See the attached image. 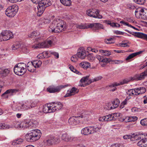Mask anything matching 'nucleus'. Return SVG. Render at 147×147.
Here are the masks:
<instances>
[{
    "label": "nucleus",
    "mask_w": 147,
    "mask_h": 147,
    "mask_svg": "<svg viewBox=\"0 0 147 147\" xmlns=\"http://www.w3.org/2000/svg\"><path fill=\"white\" fill-rule=\"evenodd\" d=\"M110 59H108L107 58H102V60H101V62H102L104 63H108L110 62Z\"/></svg>",
    "instance_id": "obj_60"
},
{
    "label": "nucleus",
    "mask_w": 147,
    "mask_h": 147,
    "mask_svg": "<svg viewBox=\"0 0 147 147\" xmlns=\"http://www.w3.org/2000/svg\"><path fill=\"white\" fill-rule=\"evenodd\" d=\"M54 33H57L63 32L65 30L66 28H53Z\"/></svg>",
    "instance_id": "obj_46"
},
{
    "label": "nucleus",
    "mask_w": 147,
    "mask_h": 147,
    "mask_svg": "<svg viewBox=\"0 0 147 147\" xmlns=\"http://www.w3.org/2000/svg\"><path fill=\"white\" fill-rule=\"evenodd\" d=\"M110 116L108 115L105 116L100 117L99 118L98 120L100 121H110L109 118Z\"/></svg>",
    "instance_id": "obj_36"
},
{
    "label": "nucleus",
    "mask_w": 147,
    "mask_h": 147,
    "mask_svg": "<svg viewBox=\"0 0 147 147\" xmlns=\"http://www.w3.org/2000/svg\"><path fill=\"white\" fill-rule=\"evenodd\" d=\"M34 3L38 4L37 6L38 9L37 15L41 16L44 12L45 8L51 5L50 0H31Z\"/></svg>",
    "instance_id": "obj_2"
},
{
    "label": "nucleus",
    "mask_w": 147,
    "mask_h": 147,
    "mask_svg": "<svg viewBox=\"0 0 147 147\" xmlns=\"http://www.w3.org/2000/svg\"><path fill=\"white\" fill-rule=\"evenodd\" d=\"M129 139L132 142L140 140L137 143L138 146L141 147H147V134L146 135L142 133L133 134L129 135Z\"/></svg>",
    "instance_id": "obj_1"
},
{
    "label": "nucleus",
    "mask_w": 147,
    "mask_h": 147,
    "mask_svg": "<svg viewBox=\"0 0 147 147\" xmlns=\"http://www.w3.org/2000/svg\"><path fill=\"white\" fill-rule=\"evenodd\" d=\"M33 65L36 68L40 67L41 65L42 62L39 60H36L31 61Z\"/></svg>",
    "instance_id": "obj_27"
},
{
    "label": "nucleus",
    "mask_w": 147,
    "mask_h": 147,
    "mask_svg": "<svg viewBox=\"0 0 147 147\" xmlns=\"http://www.w3.org/2000/svg\"><path fill=\"white\" fill-rule=\"evenodd\" d=\"M22 50L23 52L25 53H27L29 52V50L28 47H23L22 48Z\"/></svg>",
    "instance_id": "obj_58"
},
{
    "label": "nucleus",
    "mask_w": 147,
    "mask_h": 147,
    "mask_svg": "<svg viewBox=\"0 0 147 147\" xmlns=\"http://www.w3.org/2000/svg\"><path fill=\"white\" fill-rule=\"evenodd\" d=\"M69 68L71 71L78 74H80V72L77 71L76 69L74 68L73 66L71 65H69Z\"/></svg>",
    "instance_id": "obj_48"
},
{
    "label": "nucleus",
    "mask_w": 147,
    "mask_h": 147,
    "mask_svg": "<svg viewBox=\"0 0 147 147\" xmlns=\"http://www.w3.org/2000/svg\"><path fill=\"white\" fill-rule=\"evenodd\" d=\"M99 51L101 54L104 56H109L111 54V52L108 50H103L102 49L100 50Z\"/></svg>",
    "instance_id": "obj_38"
},
{
    "label": "nucleus",
    "mask_w": 147,
    "mask_h": 147,
    "mask_svg": "<svg viewBox=\"0 0 147 147\" xmlns=\"http://www.w3.org/2000/svg\"><path fill=\"white\" fill-rule=\"evenodd\" d=\"M136 88L134 89H131L129 90V95H136Z\"/></svg>",
    "instance_id": "obj_52"
},
{
    "label": "nucleus",
    "mask_w": 147,
    "mask_h": 147,
    "mask_svg": "<svg viewBox=\"0 0 147 147\" xmlns=\"http://www.w3.org/2000/svg\"><path fill=\"white\" fill-rule=\"evenodd\" d=\"M123 61L122 60H114L112 61V62L115 64H120L123 63Z\"/></svg>",
    "instance_id": "obj_62"
},
{
    "label": "nucleus",
    "mask_w": 147,
    "mask_h": 147,
    "mask_svg": "<svg viewBox=\"0 0 147 147\" xmlns=\"http://www.w3.org/2000/svg\"><path fill=\"white\" fill-rule=\"evenodd\" d=\"M142 52V51H140L139 52H137L136 53H133L131 54H129V61L130 59L136 56L139 55Z\"/></svg>",
    "instance_id": "obj_43"
},
{
    "label": "nucleus",
    "mask_w": 147,
    "mask_h": 147,
    "mask_svg": "<svg viewBox=\"0 0 147 147\" xmlns=\"http://www.w3.org/2000/svg\"><path fill=\"white\" fill-rule=\"evenodd\" d=\"M89 76L83 77L80 80V86L81 87H84L91 83L90 79H89Z\"/></svg>",
    "instance_id": "obj_16"
},
{
    "label": "nucleus",
    "mask_w": 147,
    "mask_h": 147,
    "mask_svg": "<svg viewBox=\"0 0 147 147\" xmlns=\"http://www.w3.org/2000/svg\"><path fill=\"white\" fill-rule=\"evenodd\" d=\"M104 108L105 109L108 110L114 109L111 102L106 103L105 106Z\"/></svg>",
    "instance_id": "obj_39"
},
{
    "label": "nucleus",
    "mask_w": 147,
    "mask_h": 147,
    "mask_svg": "<svg viewBox=\"0 0 147 147\" xmlns=\"http://www.w3.org/2000/svg\"><path fill=\"white\" fill-rule=\"evenodd\" d=\"M49 106L50 109L51 110L50 111H51V113L57 111V109H56L54 103L51 105L49 104Z\"/></svg>",
    "instance_id": "obj_47"
},
{
    "label": "nucleus",
    "mask_w": 147,
    "mask_h": 147,
    "mask_svg": "<svg viewBox=\"0 0 147 147\" xmlns=\"http://www.w3.org/2000/svg\"><path fill=\"white\" fill-rule=\"evenodd\" d=\"M105 22L106 24L110 25V26L112 27H119L121 26L119 24L113 22L111 21H109V20H106L105 21Z\"/></svg>",
    "instance_id": "obj_30"
},
{
    "label": "nucleus",
    "mask_w": 147,
    "mask_h": 147,
    "mask_svg": "<svg viewBox=\"0 0 147 147\" xmlns=\"http://www.w3.org/2000/svg\"><path fill=\"white\" fill-rule=\"evenodd\" d=\"M18 7L16 5H14L10 6L6 9L5 14L9 17H13L18 12Z\"/></svg>",
    "instance_id": "obj_7"
},
{
    "label": "nucleus",
    "mask_w": 147,
    "mask_h": 147,
    "mask_svg": "<svg viewBox=\"0 0 147 147\" xmlns=\"http://www.w3.org/2000/svg\"><path fill=\"white\" fill-rule=\"evenodd\" d=\"M54 137L51 136L48 137L46 140H44L45 143L48 145H50L54 143Z\"/></svg>",
    "instance_id": "obj_31"
},
{
    "label": "nucleus",
    "mask_w": 147,
    "mask_h": 147,
    "mask_svg": "<svg viewBox=\"0 0 147 147\" xmlns=\"http://www.w3.org/2000/svg\"><path fill=\"white\" fill-rule=\"evenodd\" d=\"M26 65L28 70L30 72H33L35 70L36 68L33 66L31 62H28Z\"/></svg>",
    "instance_id": "obj_25"
},
{
    "label": "nucleus",
    "mask_w": 147,
    "mask_h": 147,
    "mask_svg": "<svg viewBox=\"0 0 147 147\" xmlns=\"http://www.w3.org/2000/svg\"><path fill=\"white\" fill-rule=\"evenodd\" d=\"M39 43L40 48H47L50 47L47 39L44 41Z\"/></svg>",
    "instance_id": "obj_29"
},
{
    "label": "nucleus",
    "mask_w": 147,
    "mask_h": 147,
    "mask_svg": "<svg viewBox=\"0 0 147 147\" xmlns=\"http://www.w3.org/2000/svg\"><path fill=\"white\" fill-rule=\"evenodd\" d=\"M80 66L85 69H87L90 67V64L86 61H84L80 64Z\"/></svg>",
    "instance_id": "obj_32"
},
{
    "label": "nucleus",
    "mask_w": 147,
    "mask_h": 147,
    "mask_svg": "<svg viewBox=\"0 0 147 147\" xmlns=\"http://www.w3.org/2000/svg\"><path fill=\"white\" fill-rule=\"evenodd\" d=\"M0 127L2 129H7L12 128L14 127V125H9L4 123H0Z\"/></svg>",
    "instance_id": "obj_33"
},
{
    "label": "nucleus",
    "mask_w": 147,
    "mask_h": 147,
    "mask_svg": "<svg viewBox=\"0 0 147 147\" xmlns=\"http://www.w3.org/2000/svg\"><path fill=\"white\" fill-rule=\"evenodd\" d=\"M32 122L29 120H24L17 122L14 125V127L18 128L25 129L29 127Z\"/></svg>",
    "instance_id": "obj_8"
},
{
    "label": "nucleus",
    "mask_w": 147,
    "mask_h": 147,
    "mask_svg": "<svg viewBox=\"0 0 147 147\" xmlns=\"http://www.w3.org/2000/svg\"><path fill=\"white\" fill-rule=\"evenodd\" d=\"M138 118L135 116L129 117V122H135L137 119Z\"/></svg>",
    "instance_id": "obj_51"
},
{
    "label": "nucleus",
    "mask_w": 147,
    "mask_h": 147,
    "mask_svg": "<svg viewBox=\"0 0 147 147\" xmlns=\"http://www.w3.org/2000/svg\"><path fill=\"white\" fill-rule=\"evenodd\" d=\"M109 115H110L109 117L110 121L114 120L116 119L117 117H118L120 116V113H116L109 114Z\"/></svg>",
    "instance_id": "obj_34"
},
{
    "label": "nucleus",
    "mask_w": 147,
    "mask_h": 147,
    "mask_svg": "<svg viewBox=\"0 0 147 147\" xmlns=\"http://www.w3.org/2000/svg\"><path fill=\"white\" fill-rule=\"evenodd\" d=\"M129 80L128 79H124L119 82H114L110 85L109 86L111 88L114 87L115 86H117L127 84Z\"/></svg>",
    "instance_id": "obj_18"
},
{
    "label": "nucleus",
    "mask_w": 147,
    "mask_h": 147,
    "mask_svg": "<svg viewBox=\"0 0 147 147\" xmlns=\"http://www.w3.org/2000/svg\"><path fill=\"white\" fill-rule=\"evenodd\" d=\"M135 14L137 18L147 20V9L145 8H138L135 11Z\"/></svg>",
    "instance_id": "obj_6"
},
{
    "label": "nucleus",
    "mask_w": 147,
    "mask_h": 147,
    "mask_svg": "<svg viewBox=\"0 0 147 147\" xmlns=\"http://www.w3.org/2000/svg\"><path fill=\"white\" fill-rule=\"evenodd\" d=\"M140 123L142 125L147 126V118L141 120L140 121Z\"/></svg>",
    "instance_id": "obj_53"
},
{
    "label": "nucleus",
    "mask_w": 147,
    "mask_h": 147,
    "mask_svg": "<svg viewBox=\"0 0 147 147\" xmlns=\"http://www.w3.org/2000/svg\"><path fill=\"white\" fill-rule=\"evenodd\" d=\"M135 35L137 37L141 38L144 40L147 41V34L142 32H135Z\"/></svg>",
    "instance_id": "obj_24"
},
{
    "label": "nucleus",
    "mask_w": 147,
    "mask_h": 147,
    "mask_svg": "<svg viewBox=\"0 0 147 147\" xmlns=\"http://www.w3.org/2000/svg\"><path fill=\"white\" fill-rule=\"evenodd\" d=\"M102 77L100 76L98 77H96L95 78L90 79L91 83L94 82H96L99 80H100L101 79H102Z\"/></svg>",
    "instance_id": "obj_50"
},
{
    "label": "nucleus",
    "mask_w": 147,
    "mask_h": 147,
    "mask_svg": "<svg viewBox=\"0 0 147 147\" xmlns=\"http://www.w3.org/2000/svg\"><path fill=\"white\" fill-rule=\"evenodd\" d=\"M79 91L77 88L75 87H73L70 90H68L66 94L64 96L65 97H69L74 95L78 93Z\"/></svg>",
    "instance_id": "obj_20"
},
{
    "label": "nucleus",
    "mask_w": 147,
    "mask_h": 147,
    "mask_svg": "<svg viewBox=\"0 0 147 147\" xmlns=\"http://www.w3.org/2000/svg\"><path fill=\"white\" fill-rule=\"evenodd\" d=\"M103 56L98 55H96V58L99 61V62L101 61V60H102V58H103Z\"/></svg>",
    "instance_id": "obj_63"
},
{
    "label": "nucleus",
    "mask_w": 147,
    "mask_h": 147,
    "mask_svg": "<svg viewBox=\"0 0 147 147\" xmlns=\"http://www.w3.org/2000/svg\"><path fill=\"white\" fill-rule=\"evenodd\" d=\"M119 36H113L111 38L105 39V41L107 44L113 43L115 42V40L116 37H119Z\"/></svg>",
    "instance_id": "obj_26"
},
{
    "label": "nucleus",
    "mask_w": 147,
    "mask_h": 147,
    "mask_svg": "<svg viewBox=\"0 0 147 147\" xmlns=\"http://www.w3.org/2000/svg\"><path fill=\"white\" fill-rule=\"evenodd\" d=\"M74 137L73 136H71L68 135L67 133L63 134L61 136L62 139L66 142L74 140Z\"/></svg>",
    "instance_id": "obj_23"
},
{
    "label": "nucleus",
    "mask_w": 147,
    "mask_h": 147,
    "mask_svg": "<svg viewBox=\"0 0 147 147\" xmlns=\"http://www.w3.org/2000/svg\"><path fill=\"white\" fill-rule=\"evenodd\" d=\"M78 117L80 119L81 123H84L88 121L91 119L90 115L86 113H82L78 116Z\"/></svg>",
    "instance_id": "obj_17"
},
{
    "label": "nucleus",
    "mask_w": 147,
    "mask_h": 147,
    "mask_svg": "<svg viewBox=\"0 0 147 147\" xmlns=\"http://www.w3.org/2000/svg\"><path fill=\"white\" fill-rule=\"evenodd\" d=\"M3 71L2 75L3 76L6 75L9 73V69H3Z\"/></svg>",
    "instance_id": "obj_59"
},
{
    "label": "nucleus",
    "mask_w": 147,
    "mask_h": 147,
    "mask_svg": "<svg viewBox=\"0 0 147 147\" xmlns=\"http://www.w3.org/2000/svg\"><path fill=\"white\" fill-rule=\"evenodd\" d=\"M77 55V54L74 55L71 57V60L72 62L75 63L78 61L79 58Z\"/></svg>",
    "instance_id": "obj_44"
},
{
    "label": "nucleus",
    "mask_w": 147,
    "mask_h": 147,
    "mask_svg": "<svg viewBox=\"0 0 147 147\" xmlns=\"http://www.w3.org/2000/svg\"><path fill=\"white\" fill-rule=\"evenodd\" d=\"M52 24L53 26L55 28H65L66 27L65 22L61 20L58 19H55L53 20Z\"/></svg>",
    "instance_id": "obj_12"
},
{
    "label": "nucleus",
    "mask_w": 147,
    "mask_h": 147,
    "mask_svg": "<svg viewBox=\"0 0 147 147\" xmlns=\"http://www.w3.org/2000/svg\"><path fill=\"white\" fill-rule=\"evenodd\" d=\"M147 76L145 72H144L140 74L135 75L133 77H131L129 78L130 80H140L144 79Z\"/></svg>",
    "instance_id": "obj_14"
},
{
    "label": "nucleus",
    "mask_w": 147,
    "mask_h": 147,
    "mask_svg": "<svg viewBox=\"0 0 147 147\" xmlns=\"http://www.w3.org/2000/svg\"><path fill=\"white\" fill-rule=\"evenodd\" d=\"M30 109H31V108H32L35 107L37 105L36 103L34 102H30Z\"/></svg>",
    "instance_id": "obj_61"
},
{
    "label": "nucleus",
    "mask_w": 147,
    "mask_h": 147,
    "mask_svg": "<svg viewBox=\"0 0 147 147\" xmlns=\"http://www.w3.org/2000/svg\"><path fill=\"white\" fill-rule=\"evenodd\" d=\"M102 128L101 125L98 126H90L84 128L82 129L81 133L85 135H87L89 134H94L97 132H99L100 129Z\"/></svg>",
    "instance_id": "obj_4"
},
{
    "label": "nucleus",
    "mask_w": 147,
    "mask_h": 147,
    "mask_svg": "<svg viewBox=\"0 0 147 147\" xmlns=\"http://www.w3.org/2000/svg\"><path fill=\"white\" fill-rule=\"evenodd\" d=\"M50 109L49 104L47 105H45L43 106V111L45 113H50L51 111Z\"/></svg>",
    "instance_id": "obj_40"
},
{
    "label": "nucleus",
    "mask_w": 147,
    "mask_h": 147,
    "mask_svg": "<svg viewBox=\"0 0 147 147\" xmlns=\"http://www.w3.org/2000/svg\"><path fill=\"white\" fill-rule=\"evenodd\" d=\"M60 1L65 6H69L71 5V1L70 0H60Z\"/></svg>",
    "instance_id": "obj_37"
},
{
    "label": "nucleus",
    "mask_w": 147,
    "mask_h": 147,
    "mask_svg": "<svg viewBox=\"0 0 147 147\" xmlns=\"http://www.w3.org/2000/svg\"><path fill=\"white\" fill-rule=\"evenodd\" d=\"M76 54L79 58L81 59H84L86 56V51L83 47H80L78 49Z\"/></svg>",
    "instance_id": "obj_15"
},
{
    "label": "nucleus",
    "mask_w": 147,
    "mask_h": 147,
    "mask_svg": "<svg viewBox=\"0 0 147 147\" xmlns=\"http://www.w3.org/2000/svg\"><path fill=\"white\" fill-rule=\"evenodd\" d=\"M61 88L59 86H51L47 88V90L50 93H54L59 91Z\"/></svg>",
    "instance_id": "obj_22"
},
{
    "label": "nucleus",
    "mask_w": 147,
    "mask_h": 147,
    "mask_svg": "<svg viewBox=\"0 0 147 147\" xmlns=\"http://www.w3.org/2000/svg\"><path fill=\"white\" fill-rule=\"evenodd\" d=\"M111 103L113 108L115 109L118 107L120 103V101L118 99H116L111 102Z\"/></svg>",
    "instance_id": "obj_35"
},
{
    "label": "nucleus",
    "mask_w": 147,
    "mask_h": 147,
    "mask_svg": "<svg viewBox=\"0 0 147 147\" xmlns=\"http://www.w3.org/2000/svg\"><path fill=\"white\" fill-rule=\"evenodd\" d=\"M136 9V7L134 5L132 4L129 5V12L131 13H133V12L135 13Z\"/></svg>",
    "instance_id": "obj_45"
},
{
    "label": "nucleus",
    "mask_w": 147,
    "mask_h": 147,
    "mask_svg": "<svg viewBox=\"0 0 147 147\" xmlns=\"http://www.w3.org/2000/svg\"><path fill=\"white\" fill-rule=\"evenodd\" d=\"M74 27L76 28H102L103 26L99 23H92L90 24H81L78 25L77 24H75L74 26Z\"/></svg>",
    "instance_id": "obj_11"
},
{
    "label": "nucleus",
    "mask_w": 147,
    "mask_h": 147,
    "mask_svg": "<svg viewBox=\"0 0 147 147\" xmlns=\"http://www.w3.org/2000/svg\"><path fill=\"white\" fill-rule=\"evenodd\" d=\"M99 11L96 9H90L86 11V13L89 16L95 18L101 19L102 16L99 14Z\"/></svg>",
    "instance_id": "obj_10"
},
{
    "label": "nucleus",
    "mask_w": 147,
    "mask_h": 147,
    "mask_svg": "<svg viewBox=\"0 0 147 147\" xmlns=\"http://www.w3.org/2000/svg\"><path fill=\"white\" fill-rule=\"evenodd\" d=\"M128 100L129 98L127 97L125 100L121 103L119 106L120 108L121 109L123 108L124 107V105L127 104V101Z\"/></svg>",
    "instance_id": "obj_49"
},
{
    "label": "nucleus",
    "mask_w": 147,
    "mask_h": 147,
    "mask_svg": "<svg viewBox=\"0 0 147 147\" xmlns=\"http://www.w3.org/2000/svg\"><path fill=\"white\" fill-rule=\"evenodd\" d=\"M18 91V90L16 89H10L6 91L2 94V97L4 98H7L8 97V94L9 93H16Z\"/></svg>",
    "instance_id": "obj_21"
},
{
    "label": "nucleus",
    "mask_w": 147,
    "mask_h": 147,
    "mask_svg": "<svg viewBox=\"0 0 147 147\" xmlns=\"http://www.w3.org/2000/svg\"><path fill=\"white\" fill-rule=\"evenodd\" d=\"M134 2H135L137 4L142 5L145 3V0H136Z\"/></svg>",
    "instance_id": "obj_56"
},
{
    "label": "nucleus",
    "mask_w": 147,
    "mask_h": 147,
    "mask_svg": "<svg viewBox=\"0 0 147 147\" xmlns=\"http://www.w3.org/2000/svg\"><path fill=\"white\" fill-rule=\"evenodd\" d=\"M54 104L57 111L61 109L62 108L63 105L61 102H58L56 103H54Z\"/></svg>",
    "instance_id": "obj_42"
},
{
    "label": "nucleus",
    "mask_w": 147,
    "mask_h": 147,
    "mask_svg": "<svg viewBox=\"0 0 147 147\" xmlns=\"http://www.w3.org/2000/svg\"><path fill=\"white\" fill-rule=\"evenodd\" d=\"M47 40L50 47L55 45L57 41L56 38L53 36H50L47 39Z\"/></svg>",
    "instance_id": "obj_19"
},
{
    "label": "nucleus",
    "mask_w": 147,
    "mask_h": 147,
    "mask_svg": "<svg viewBox=\"0 0 147 147\" xmlns=\"http://www.w3.org/2000/svg\"><path fill=\"white\" fill-rule=\"evenodd\" d=\"M111 147H122V146L119 144H115L111 145Z\"/></svg>",
    "instance_id": "obj_64"
},
{
    "label": "nucleus",
    "mask_w": 147,
    "mask_h": 147,
    "mask_svg": "<svg viewBox=\"0 0 147 147\" xmlns=\"http://www.w3.org/2000/svg\"><path fill=\"white\" fill-rule=\"evenodd\" d=\"M13 35L9 30L3 31L0 34V41L7 40L13 38Z\"/></svg>",
    "instance_id": "obj_9"
},
{
    "label": "nucleus",
    "mask_w": 147,
    "mask_h": 147,
    "mask_svg": "<svg viewBox=\"0 0 147 147\" xmlns=\"http://www.w3.org/2000/svg\"><path fill=\"white\" fill-rule=\"evenodd\" d=\"M40 34L38 31H34L32 32L28 35L31 38H34L38 36Z\"/></svg>",
    "instance_id": "obj_41"
},
{
    "label": "nucleus",
    "mask_w": 147,
    "mask_h": 147,
    "mask_svg": "<svg viewBox=\"0 0 147 147\" xmlns=\"http://www.w3.org/2000/svg\"><path fill=\"white\" fill-rule=\"evenodd\" d=\"M20 47V45L19 43L18 44H15L12 46V49L13 50H15L19 48Z\"/></svg>",
    "instance_id": "obj_57"
},
{
    "label": "nucleus",
    "mask_w": 147,
    "mask_h": 147,
    "mask_svg": "<svg viewBox=\"0 0 147 147\" xmlns=\"http://www.w3.org/2000/svg\"><path fill=\"white\" fill-rule=\"evenodd\" d=\"M26 65L24 63H19L16 65L13 70L15 73L19 76L24 74L26 71Z\"/></svg>",
    "instance_id": "obj_5"
},
{
    "label": "nucleus",
    "mask_w": 147,
    "mask_h": 147,
    "mask_svg": "<svg viewBox=\"0 0 147 147\" xmlns=\"http://www.w3.org/2000/svg\"><path fill=\"white\" fill-rule=\"evenodd\" d=\"M41 135L40 130L38 129H34L26 135L25 138L28 142H33L39 140Z\"/></svg>",
    "instance_id": "obj_3"
},
{
    "label": "nucleus",
    "mask_w": 147,
    "mask_h": 147,
    "mask_svg": "<svg viewBox=\"0 0 147 147\" xmlns=\"http://www.w3.org/2000/svg\"><path fill=\"white\" fill-rule=\"evenodd\" d=\"M21 106L22 111L30 109V107H29L28 106H26L24 103L22 104Z\"/></svg>",
    "instance_id": "obj_54"
},
{
    "label": "nucleus",
    "mask_w": 147,
    "mask_h": 147,
    "mask_svg": "<svg viewBox=\"0 0 147 147\" xmlns=\"http://www.w3.org/2000/svg\"><path fill=\"white\" fill-rule=\"evenodd\" d=\"M68 122L70 125L72 126L77 125L81 123L78 116H73L70 117L68 119Z\"/></svg>",
    "instance_id": "obj_13"
},
{
    "label": "nucleus",
    "mask_w": 147,
    "mask_h": 147,
    "mask_svg": "<svg viewBox=\"0 0 147 147\" xmlns=\"http://www.w3.org/2000/svg\"><path fill=\"white\" fill-rule=\"evenodd\" d=\"M136 90V95L143 94L146 92V88L144 87L137 88Z\"/></svg>",
    "instance_id": "obj_28"
},
{
    "label": "nucleus",
    "mask_w": 147,
    "mask_h": 147,
    "mask_svg": "<svg viewBox=\"0 0 147 147\" xmlns=\"http://www.w3.org/2000/svg\"><path fill=\"white\" fill-rule=\"evenodd\" d=\"M13 109L16 111H22V108L21 105L19 106L18 105H16L13 108Z\"/></svg>",
    "instance_id": "obj_55"
}]
</instances>
